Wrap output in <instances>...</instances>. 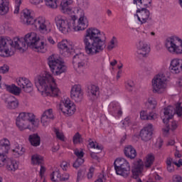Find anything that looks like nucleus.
I'll list each match as a JSON object with an SVG mask.
<instances>
[{"mask_svg": "<svg viewBox=\"0 0 182 182\" xmlns=\"http://www.w3.org/2000/svg\"><path fill=\"white\" fill-rule=\"evenodd\" d=\"M16 83L18 86L23 89L26 93H31L33 90V84L31 82V80L25 77H19L16 78Z\"/></svg>", "mask_w": 182, "mask_h": 182, "instance_id": "20", "label": "nucleus"}, {"mask_svg": "<svg viewBox=\"0 0 182 182\" xmlns=\"http://www.w3.org/2000/svg\"><path fill=\"white\" fill-rule=\"evenodd\" d=\"M124 154L125 157H127V159L133 160V159H136L137 151H136V149H134L133 146L127 145L124 148Z\"/></svg>", "mask_w": 182, "mask_h": 182, "instance_id": "27", "label": "nucleus"}, {"mask_svg": "<svg viewBox=\"0 0 182 182\" xmlns=\"http://www.w3.org/2000/svg\"><path fill=\"white\" fill-rule=\"evenodd\" d=\"M48 64L50 69V71L55 76H59L62 73L66 72V65L65 62L60 58L59 55L53 54L50 55L48 58Z\"/></svg>", "mask_w": 182, "mask_h": 182, "instance_id": "13", "label": "nucleus"}, {"mask_svg": "<svg viewBox=\"0 0 182 182\" xmlns=\"http://www.w3.org/2000/svg\"><path fill=\"white\" fill-rule=\"evenodd\" d=\"M166 167L169 173L173 172L174 170V161L171 158H168L166 160Z\"/></svg>", "mask_w": 182, "mask_h": 182, "instance_id": "39", "label": "nucleus"}, {"mask_svg": "<svg viewBox=\"0 0 182 182\" xmlns=\"http://www.w3.org/2000/svg\"><path fill=\"white\" fill-rule=\"evenodd\" d=\"M28 48L38 53L48 52V43L41 41V37L35 31L29 32L23 37H16L13 40L0 37V58H11L16 50L23 53Z\"/></svg>", "mask_w": 182, "mask_h": 182, "instance_id": "2", "label": "nucleus"}, {"mask_svg": "<svg viewBox=\"0 0 182 182\" xmlns=\"http://www.w3.org/2000/svg\"><path fill=\"white\" fill-rule=\"evenodd\" d=\"M90 156L94 160H97V161H100V158L99 156H97V153L91 152L90 153Z\"/></svg>", "mask_w": 182, "mask_h": 182, "instance_id": "57", "label": "nucleus"}, {"mask_svg": "<svg viewBox=\"0 0 182 182\" xmlns=\"http://www.w3.org/2000/svg\"><path fill=\"white\" fill-rule=\"evenodd\" d=\"M155 146L158 149H161V146H163V139L161 138H158L156 139V142L155 144Z\"/></svg>", "mask_w": 182, "mask_h": 182, "instance_id": "53", "label": "nucleus"}, {"mask_svg": "<svg viewBox=\"0 0 182 182\" xmlns=\"http://www.w3.org/2000/svg\"><path fill=\"white\" fill-rule=\"evenodd\" d=\"M159 117V115L155 112H151L149 114L148 120H154Z\"/></svg>", "mask_w": 182, "mask_h": 182, "instance_id": "52", "label": "nucleus"}, {"mask_svg": "<svg viewBox=\"0 0 182 182\" xmlns=\"http://www.w3.org/2000/svg\"><path fill=\"white\" fill-rule=\"evenodd\" d=\"M26 149L22 144H18V142H15L11 147V156L14 159H19V157H22L23 154H25Z\"/></svg>", "mask_w": 182, "mask_h": 182, "instance_id": "26", "label": "nucleus"}, {"mask_svg": "<svg viewBox=\"0 0 182 182\" xmlns=\"http://www.w3.org/2000/svg\"><path fill=\"white\" fill-rule=\"evenodd\" d=\"M20 22L26 26H31L33 31H38L43 35L52 32V23L42 16L35 18V11L31 9H24L22 11Z\"/></svg>", "mask_w": 182, "mask_h": 182, "instance_id": "6", "label": "nucleus"}, {"mask_svg": "<svg viewBox=\"0 0 182 182\" xmlns=\"http://www.w3.org/2000/svg\"><path fill=\"white\" fill-rule=\"evenodd\" d=\"M58 109L64 116H73L76 113V105L68 97L60 101Z\"/></svg>", "mask_w": 182, "mask_h": 182, "instance_id": "16", "label": "nucleus"}, {"mask_svg": "<svg viewBox=\"0 0 182 182\" xmlns=\"http://www.w3.org/2000/svg\"><path fill=\"white\" fill-rule=\"evenodd\" d=\"M164 114H161V118L163 120V122L165 124L168 123V120H171L173 119V116L176 114L178 116H182V106L181 102H178L175 105V108L169 105L163 109Z\"/></svg>", "mask_w": 182, "mask_h": 182, "instance_id": "15", "label": "nucleus"}, {"mask_svg": "<svg viewBox=\"0 0 182 182\" xmlns=\"http://www.w3.org/2000/svg\"><path fill=\"white\" fill-rule=\"evenodd\" d=\"M6 105L8 109H16L19 106V102L16 98L10 96L6 100Z\"/></svg>", "mask_w": 182, "mask_h": 182, "instance_id": "32", "label": "nucleus"}, {"mask_svg": "<svg viewBox=\"0 0 182 182\" xmlns=\"http://www.w3.org/2000/svg\"><path fill=\"white\" fill-rule=\"evenodd\" d=\"M9 12V0H0V16H4Z\"/></svg>", "mask_w": 182, "mask_h": 182, "instance_id": "30", "label": "nucleus"}, {"mask_svg": "<svg viewBox=\"0 0 182 182\" xmlns=\"http://www.w3.org/2000/svg\"><path fill=\"white\" fill-rule=\"evenodd\" d=\"M54 132L58 140H61V141H65V134H63V132H62V130L59 129H55Z\"/></svg>", "mask_w": 182, "mask_h": 182, "instance_id": "42", "label": "nucleus"}, {"mask_svg": "<svg viewBox=\"0 0 182 182\" xmlns=\"http://www.w3.org/2000/svg\"><path fill=\"white\" fill-rule=\"evenodd\" d=\"M151 51V48L150 45L146 42L144 40H140L136 43V53L142 58H147Z\"/></svg>", "mask_w": 182, "mask_h": 182, "instance_id": "19", "label": "nucleus"}, {"mask_svg": "<svg viewBox=\"0 0 182 182\" xmlns=\"http://www.w3.org/2000/svg\"><path fill=\"white\" fill-rule=\"evenodd\" d=\"M21 5H22V0H14L13 11L14 15H18L19 12H21Z\"/></svg>", "mask_w": 182, "mask_h": 182, "instance_id": "36", "label": "nucleus"}, {"mask_svg": "<svg viewBox=\"0 0 182 182\" xmlns=\"http://www.w3.org/2000/svg\"><path fill=\"white\" fill-rule=\"evenodd\" d=\"M57 48L62 56L69 58L74 52L75 55L73 58V65L77 73H83L85 68L87 66V60H86V55L77 49L76 43L68 39H63L57 43Z\"/></svg>", "mask_w": 182, "mask_h": 182, "instance_id": "4", "label": "nucleus"}, {"mask_svg": "<svg viewBox=\"0 0 182 182\" xmlns=\"http://www.w3.org/2000/svg\"><path fill=\"white\" fill-rule=\"evenodd\" d=\"M156 160V155L153 153L147 154L142 159H136L133 161L131 167L133 178L137 182H142L140 177H143L144 168H150Z\"/></svg>", "mask_w": 182, "mask_h": 182, "instance_id": "9", "label": "nucleus"}, {"mask_svg": "<svg viewBox=\"0 0 182 182\" xmlns=\"http://www.w3.org/2000/svg\"><path fill=\"white\" fill-rule=\"evenodd\" d=\"M114 167L117 176H121L124 178H127L130 176L132 168L130 163L124 158H117L114 161Z\"/></svg>", "mask_w": 182, "mask_h": 182, "instance_id": "14", "label": "nucleus"}, {"mask_svg": "<svg viewBox=\"0 0 182 182\" xmlns=\"http://www.w3.org/2000/svg\"><path fill=\"white\" fill-rule=\"evenodd\" d=\"M70 97L75 102H80L83 99V91L80 85H74L71 87Z\"/></svg>", "mask_w": 182, "mask_h": 182, "instance_id": "24", "label": "nucleus"}, {"mask_svg": "<svg viewBox=\"0 0 182 182\" xmlns=\"http://www.w3.org/2000/svg\"><path fill=\"white\" fill-rule=\"evenodd\" d=\"M28 141L33 147L41 146V136L38 134H32L28 136Z\"/></svg>", "mask_w": 182, "mask_h": 182, "instance_id": "33", "label": "nucleus"}, {"mask_svg": "<svg viewBox=\"0 0 182 182\" xmlns=\"http://www.w3.org/2000/svg\"><path fill=\"white\" fill-rule=\"evenodd\" d=\"M168 70L173 75H180L182 73V58H172L169 63Z\"/></svg>", "mask_w": 182, "mask_h": 182, "instance_id": "21", "label": "nucleus"}, {"mask_svg": "<svg viewBox=\"0 0 182 182\" xmlns=\"http://www.w3.org/2000/svg\"><path fill=\"white\" fill-rule=\"evenodd\" d=\"M87 96L90 100L92 102V106L94 107H100V106H102V102L99 100L100 90L97 85H92L88 87Z\"/></svg>", "mask_w": 182, "mask_h": 182, "instance_id": "17", "label": "nucleus"}, {"mask_svg": "<svg viewBox=\"0 0 182 182\" xmlns=\"http://www.w3.org/2000/svg\"><path fill=\"white\" fill-rule=\"evenodd\" d=\"M176 86L178 87H182V75H181L180 77H178L176 83Z\"/></svg>", "mask_w": 182, "mask_h": 182, "instance_id": "58", "label": "nucleus"}, {"mask_svg": "<svg viewBox=\"0 0 182 182\" xmlns=\"http://www.w3.org/2000/svg\"><path fill=\"white\" fill-rule=\"evenodd\" d=\"M166 50L171 55H182V38L178 36L168 37L164 41Z\"/></svg>", "mask_w": 182, "mask_h": 182, "instance_id": "11", "label": "nucleus"}, {"mask_svg": "<svg viewBox=\"0 0 182 182\" xmlns=\"http://www.w3.org/2000/svg\"><path fill=\"white\" fill-rule=\"evenodd\" d=\"M88 149H95V150H103V146L98 144L97 142L95 141L90 140L87 145Z\"/></svg>", "mask_w": 182, "mask_h": 182, "instance_id": "37", "label": "nucleus"}, {"mask_svg": "<svg viewBox=\"0 0 182 182\" xmlns=\"http://www.w3.org/2000/svg\"><path fill=\"white\" fill-rule=\"evenodd\" d=\"M34 83L38 92L43 97H58L60 95L56 79L46 70H42L36 76Z\"/></svg>", "mask_w": 182, "mask_h": 182, "instance_id": "5", "label": "nucleus"}, {"mask_svg": "<svg viewBox=\"0 0 182 182\" xmlns=\"http://www.w3.org/2000/svg\"><path fill=\"white\" fill-rule=\"evenodd\" d=\"M60 171L58 168H54L52 173L50 174V178L53 182L60 181Z\"/></svg>", "mask_w": 182, "mask_h": 182, "instance_id": "34", "label": "nucleus"}, {"mask_svg": "<svg viewBox=\"0 0 182 182\" xmlns=\"http://www.w3.org/2000/svg\"><path fill=\"white\" fill-rule=\"evenodd\" d=\"M177 127H178V124L177 123V122L176 121L172 122L170 127V129L172 131H174L176 130V129H177Z\"/></svg>", "mask_w": 182, "mask_h": 182, "instance_id": "54", "label": "nucleus"}, {"mask_svg": "<svg viewBox=\"0 0 182 182\" xmlns=\"http://www.w3.org/2000/svg\"><path fill=\"white\" fill-rule=\"evenodd\" d=\"M9 72V65L4 64L0 66V74L6 75Z\"/></svg>", "mask_w": 182, "mask_h": 182, "instance_id": "46", "label": "nucleus"}, {"mask_svg": "<svg viewBox=\"0 0 182 182\" xmlns=\"http://www.w3.org/2000/svg\"><path fill=\"white\" fill-rule=\"evenodd\" d=\"M136 4L137 10L134 14V18L140 23H146L149 22L151 17L150 16V11L144 8H150L151 6V0H134Z\"/></svg>", "mask_w": 182, "mask_h": 182, "instance_id": "10", "label": "nucleus"}, {"mask_svg": "<svg viewBox=\"0 0 182 182\" xmlns=\"http://www.w3.org/2000/svg\"><path fill=\"white\" fill-rule=\"evenodd\" d=\"M133 121L132 120V117H127L119 124V127H120V129H124V130H127V132H129V129H133Z\"/></svg>", "mask_w": 182, "mask_h": 182, "instance_id": "28", "label": "nucleus"}, {"mask_svg": "<svg viewBox=\"0 0 182 182\" xmlns=\"http://www.w3.org/2000/svg\"><path fill=\"white\" fill-rule=\"evenodd\" d=\"M47 41L50 45H56V41H55V39H53V37L52 36H48L47 38Z\"/></svg>", "mask_w": 182, "mask_h": 182, "instance_id": "55", "label": "nucleus"}, {"mask_svg": "<svg viewBox=\"0 0 182 182\" xmlns=\"http://www.w3.org/2000/svg\"><path fill=\"white\" fill-rule=\"evenodd\" d=\"M151 87L154 93L161 95L167 90L168 84L167 83V77L163 72L156 74L151 80Z\"/></svg>", "mask_w": 182, "mask_h": 182, "instance_id": "12", "label": "nucleus"}, {"mask_svg": "<svg viewBox=\"0 0 182 182\" xmlns=\"http://www.w3.org/2000/svg\"><path fill=\"white\" fill-rule=\"evenodd\" d=\"M181 154H180V151H176L175 152V157H178V159H180L181 157Z\"/></svg>", "mask_w": 182, "mask_h": 182, "instance_id": "64", "label": "nucleus"}, {"mask_svg": "<svg viewBox=\"0 0 182 182\" xmlns=\"http://www.w3.org/2000/svg\"><path fill=\"white\" fill-rule=\"evenodd\" d=\"M174 144H176V141L173 138L168 139L166 143V146H174Z\"/></svg>", "mask_w": 182, "mask_h": 182, "instance_id": "59", "label": "nucleus"}, {"mask_svg": "<svg viewBox=\"0 0 182 182\" xmlns=\"http://www.w3.org/2000/svg\"><path fill=\"white\" fill-rule=\"evenodd\" d=\"M87 170L86 168H81L77 173V181H80V180H83L85 177H86Z\"/></svg>", "mask_w": 182, "mask_h": 182, "instance_id": "38", "label": "nucleus"}, {"mask_svg": "<svg viewBox=\"0 0 182 182\" xmlns=\"http://www.w3.org/2000/svg\"><path fill=\"white\" fill-rule=\"evenodd\" d=\"M58 150H59V145L56 144L52 147L51 151H53V153H56Z\"/></svg>", "mask_w": 182, "mask_h": 182, "instance_id": "62", "label": "nucleus"}, {"mask_svg": "<svg viewBox=\"0 0 182 182\" xmlns=\"http://www.w3.org/2000/svg\"><path fill=\"white\" fill-rule=\"evenodd\" d=\"M93 174H95V167L90 166L86 174L87 178L91 180V178H93Z\"/></svg>", "mask_w": 182, "mask_h": 182, "instance_id": "47", "label": "nucleus"}, {"mask_svg": "<svg viewBox=\"0 0 182 182\" xmlns=\"http://www.w3.org/2000/svg\"><path fill=\"white\" fill-rule=\"evenodd\" d=\"M55 119L53 109L48 108L45 109L41 115L40 122L42 127L46 129L50 126V121Z\"/></svg>", "mask_w": 182, "mask_h": 182, "instance_id": "18", "label": "nucleus"}, {"mask_svg": "<svg viewBox=\"0 0 182 182\" xmlns=\"http://www.w3.org/2000/svg\"><path fill=\"white\" fill-rule=\"evenodd\" d=\"M172 180L173 182H182V177L178 175H176L173 176Z\"/></svg>", "mask_w": 182, "mask_h": 182, "instance_id": "56", "label": "nucleus"}, {"mask_svg": "<svg viewBox=\"0 0 182 182\" xmlns=\"http://www.w3.org/2000/svg\"><path fill=\"white\" fill-rule=\"evenodd\" d=\"M110 66H116L117 65V60L113 59L109 61Z\"/></svg>", "mask_w": 182, "mask_h": 182, "instance_id": "63", "label": "nucleus"}, {"mask_svg": "<svg viewBox=\"0 0 182 182\" xmlns=\"http://www.w3.org/2000/svg\"><path fill=\"white\" fill-rule=\"evenodd\" d=\"M117 38L113 36L107 45V50H113L115 48H117Z\"/></svg>", "mask_w": 182, "mask_h": 182, "instance_id": "35", "label": "nucleus"}, {"mask_svg": "<svg viewBox=\"0 0 182 182\" xmlns=\"http://www.w3.org/2000/svg\"><path fill=\"white\" fill-rule=\"evenodd\" d=\"M11 150V141L6 138L0 139V168H6L7 171L15 173L19 168V164L16 160L8 157Z\"/></svg>", "mask_w": 182, "mask_h": 182, "instance_id": "7", "label": "nucleus"}, {"mask_svg": "<svg viewBox=\"0 0 182 182\" xmlns=\"http://www.w3.org/2000/svg\"><path fill=\"white\" fill-rule=\"evenodd\" d=\"M135 85L136 84H134V82L133 80H129L126 85V87L127 90H133Z\"/></svg>", "mask_w": 182, "mask_h": 182, "instance_id": "51", "label": "nucleus"}, {"mask_svg": "<svg viewBox=\"0 0 182 182\" xmlns=\"http://www.w3.org/2000/svg\"><path fill=\"white\" fill-rule=\"evenodd\" d=\"M173 164L176 167H182V159H178V161H173Z\"/></svg>", "mask_w": 182, "mask_h": 182, "instance_id": "61", "label": "nucleus"}, {"mask_svg": "<svg viewBox=\"0 0 182 182\" xmlns=\"http://www.w3.org/2000/svg\"><path fill=\"white\" fill-rule=\"evenodd\" d=\"M40 124L41 120L32 112H21L16 118V125L20 132H25V130L36 132Z\"/></svg>", "mask_w": 182, "mask_h": 182, "instance_id": "8", "label": "nucleus"}, {"mask_svg": "<svg viewBox=\"0 0 182 182\" xmlns=\"http://www.w3.org/2000/svg\"><path fill=\"white\" fill-rule=\"evenodd\" d=\"M73 141L74 144H79V143L83 142V138H82V135L77 132L73 137Z\"/></svg>", "mask_w": 182, "mask_h": 182, "instance_id": "41", "label": "nucleus"}, {"mask_svg": "<svg viewBox=\"0 0 182 182\" xmlns=\"http://www.w3.org/2000/svg\"><path fill=\"white\" fill-rule=\"evenodd\" d=\"M154 130V128L153 127V124H147L145 125L139 132V137L141 140L144 142L150 141L153 136Z\"/></svg>", "mask_w": 182, "mask_h": 182, "instance_id": "22", "label": "nucleus"}, {"mask_svg": "<svg viewBox=\"0 0 182 182\" xmlns=\"http://www.w3.org/2000/svg\"><path fill=\"white\" fill-rule=\"evenodd\" d=\"M31 161L33 166H41L45 164V157L41 154H34L31 156Z\"/></svg>", "mask_w": 182, "mask_h": 182, "instance_id": "29", "label": "nucleus"}, {"mask_svg": "<svg viewBox=\"0 0 182 182\" xmlns=\"http://www.w3.org/2000/svg\"><path fill=\"white\" fill-rule=\"evenodd\" d=\"M45 4L46 6L51 9H58L59 6V0H32L31 5L33 6H39L42 4Z\"/></svg>", "mask_w": 182, "mask_h": 182, "instance_id": "25", "label": "nucleus"}, {"mask_svg": "<svg viewBox=\"0 0 182 182\" xmlns=\"http://www.w3.org/2000/svg\"><path fill=\"white\" fill-rule=\"evenodd\" d=\"M74 154L76 155L77 159H83V156H85V152H83V149H75L74 151Z\"/></svg>", "mask_w": 182, "mask_h": 182, "instance_id": "48", "label": "nucleus"}, {"mask_svg": "<svg viewBox=\"0 0 182 182\" xmlns=\"http://www.w3.org/2000/svg\"><path fill=\"white\" fill-rule=\"evenodd\" d=\"M106 33L95 27L86 29L82 42L85 52L89 56H93L104 50L106 48Z\"/></svg>", "mask_w": 182, "mask_h": 182, "instance_id": "3", "label": "nucleus"}, {"mask_svg": "<svg viewBox=\"0 0 182 182\" xmlns=\"http://www.w3.org/2000/svg\"><path fill=\"white\" fill-rule=\"evenodd\" d=\"M139 117L141 120H149V112L147 109H142L139 112Z\"/></svg>", "mask_w": 182, "mask_h": 182, "instance_id": "45", "label": "nucleus"}, {"mask_svg": "<svg viewBox=\"0 0 182 182\" xmlns=\"http://www.w3.org/2000/svg\"><path fill=\"white\" fill-rule=\"evenodd\" d=\"M46 170H47V168H46V166H45V164H41L40 165V169L38 171V174L41 178H43V177H45Z\"/></svg>", "mask_w": 182, "mask_h": 182, "instance_id": "44", "label": "nucleus"}, {"mask_svg": "<svg viewBox=\"0 0 182 182\" xmlns=\"http://www.w3.org/2000/svg\"><path fill=\"white\" fill-rule=\"evenodd\" d=\"M108 112L115 119H120L122 114L120 103L117 101L111 102L108 106Z\"/></svg>", "mask_w": 182, "mask_h": 182, "instance_id": "23", "label": "nucleus"}, {"mask_svg": "<svg viewBox=\"0 0 182 182\" xmlns=\"http://www.w3.org/2000/svg\"><path fill=\"white\" fill-rule=\"evenodd\" d=\"M6 90H7V92H9V93L14 95L15 96H19L21 95V92H22V89L16 86L15 84L6 85Z\"/></svg>", "mask_w": 182, "mask_h": 182, "instance_id": "31", "label": "nucleus"}, {"mask_svg": "<svg viewBox=\"0 0 182 182\" xmlns=\"http://www.w3.org/2000/svg\"><path fill=\"white\" fill-rule=\"evenodd\" d=\"M146 105L150 106V109H156V106H157V100L156 98L150 97L147 100Z\"/></svg>", "mask_w": 182, "mask_h": 182, "instance_id": "40", "label": "nucleus"}, {"mask_svg": "<svg viewBox=\"0 0 182 182\" xmlns=\"http://www.w3.org/2000/svg\"><path fill=\"white\" fill-rule=\"evenodd\" d=\"M69 166H70V164L66 161H63L60 164V167L63 171H67L68 168H69Z\"/></svg>", "mask_w": 182, "mask_h": 182, "instance_id": "49", "label": "nucleus"}, {"mask_svg": "<svg viewBox=\"0 0 182 182\" xmlns=\"http://www.w3.org/2000/svg\"><path fill=\"white\" fill-rule=\"evenodd\" d=\"M69 178H70V174H69L68 173H64L60 175V181H68Z\"/></svg>", "mask_w": 182, "mask_h": 182, "instance_id": "50", "label": "nucleus"}, {"mask_svg": "<svg viewBox=\"0 0 182 182\" xmlns=\"http://www.w3.org/2000/svg\"><path fill=\"white\" fill-rule=\"evenodd\" d=\"M73 0H60V8L65 15L57 14L55 16L54 22L60 33L68 35L72 32H80L85 31L89 26V19L85 13L89 9L87 0H77L78 6L72 7Z\"/></svg>", "mask_w": 182, "mask_h": 182, "instance_id": "1", "label": "nucleus"}, {"mask_svg": "<svg viewBox=\"0 0 182 182\" xmlns=\"http://www.w3.org/2000/svg\"><path fill=\"white\" fill-rule=\"evenodd\" d=\"M83 163H85V159L83 158H77L73 164V167L74 168H79Z\"/></svg>", "mask_w": 182, "mask_h": 182, "instance_id": "43", "label": "nucleus"}, {"mask_svg": "<svg viewBox=\"0 0 182 182\" xmlns=\"http://www.w3.org/2000/svg\"><path fill=\"white\" fill-rule=\"evenodd\" d=\"M168 132H170V127H166L165 128L162 129V132L164 136H167L168 134Z\"/></svg>", "mask_w": 182, "mask_h": 182, "instance_id": "60", "label": "nucleus"}]
</instances>
